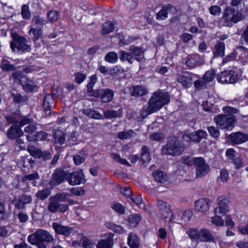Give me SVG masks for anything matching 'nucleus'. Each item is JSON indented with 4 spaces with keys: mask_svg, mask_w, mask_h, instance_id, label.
Here are the masks:
<instances>
[{
    "mask_svg": "<svg viewBox=\"0 0 248 248\" xmlns=\"http://www.w3.org/2000/svg\"><path fill=\"white\" fill-rule=\"evenodd\" d=\"M113 240L110 239H102L99 241L97 245V248H111L113 245Z\"/></svg>",
    "mask_w": 248,
    "mask_h": 248,
    "instance_id": "obj_38",
    "label": "nucleus"
},
{
    "mask_svg": "<svg viewBox=\"0 0 248 248\" xmlns=\"http://www.w3.org/2000/svg\"><path fill=\"white\" fill-rule=\"evenodd\" d=\"M87 156V153L86 151L82 150L79 154H77L73 155V158L74 163L76 165H80L82 164L85 160L86 157Z\"/></svg>",
    "mask_w": 248,
    "mask_h": 248,
    "instance_id": "obj_27",
    "label": "nucleus"
},
{
    "mask_svg": "<svg viewBox=\"0 0 248 248\" xmlns=\"http://www.w3.org/2000/svg\"><path fill=\"white\" fill-rule=\"evenodd\" d=\"M177 80L179 83L182 84L184 87L187 88L190 86L192 83L191 77L187 74L179 75Z\"/></svg>",
    "mask_w": 248,
    "mask_h": 248,
    "instance_id": "obj_24",
    "label": "nucleus"
},
{
    "mask_svg": "<svg viewBox=\"0 0 248 248\" xmlns=\"http://www.w3.org/2000/svg\"><path fill=\"white\" fill-rule=\"evenodd\" d=\"M0 67L3 71L6 72L14 71L15 69L14 65L10 63L9 62L5 60L2 61Z\"/></svg>",
    "mask_w": 248,
    "mask_h": 248,
    "instance_id": "obj_42",
    "label": "nucleus"
},
{
    "mask_svg": "<svg viewBox=\"0 0 248 248\" xmlns=\"http://www.w3.org/2000/svg\"><path fill=\"white\" fill-rule=\"evenodd\" d=\"M243 19L241 13H236L235 9L231 6H228L224 11L221 21L225 26L231 27L233 23H235Z\"/></svg>",
    "mask_w": 248,
    "mask_h": 248,
    "instance_id": "obj_4",
    "label": "nucleus"
},
{
    "mask_svg": "<svg viewBox=\"0 0 248 248\" xmlns=\"http://www.w3.org/2000/svg\"><path fill=\"white\" fill-rule=\"evenodd\" d=\"M52 226L56 234L62 235L65 237L69 236L74 232L73 228L68 226H64L58 222H53Z\"/></svg>",
    "mask_w": 248,
    "mask_h": 248,
    "instance_id": "obj_10",
    "label": "nucleus"
},
{
    "mask_svg": "<svg viewBox=\"0 0 248 248\" xmlns=\"http://www.w3.org/2000/svg\"><path fill=\"white\" fill-rule=\"evenodd\" d=\"M155 180L160 183H164L166 181L167 176L163 171H155L153 173Z\"/></svg>",
    "mask_w": 248,
    "mask_h": 248,
    "instance_id": "obj_39",
    "label": "nucleus"
},
{
    "mask_svg": "<svg viewBox=\"0 0 248 248\" xmlns=\"http://www.w3.org/2000/svg\"><path fill=\"white\" fill-rule=\"evenodd\" d=\"M106 226L116 233L123 234L125 232V230L121 226L117 225L111 222H106Z\"/></svg>",
    "mask_w": 248,
    "mask_h": 248,
    "instance_id": "obj_31",
    "label": "nucleus"
},
{
    "mask_svg": "<svg viewBox=\"0 0 248 248\" xmlns=\"http://www.w3.org/2000/svg\"><path fill=\"white\" fill-rule=\"evenodd\" d=\"M70 192L76 196H82L85 193L84 190L81 187H74L70 189Z\"/></svg>",
    "mask_w": 248,
    "mask_h": 248,
    "instance_id": "obj_64",
    "label": "nucleus"
},
{
    "mask_svg": "<svg viewBox=\"0 0 248 248\" xmlns=\"http://www.w3.org/2000/svg\"><path fill=\"white\" fill-rule=\"evenodd\" d=\"M185 147L183 142L175 138L170 139L162 149L163 155L175 156L180 155L184 151Z\"/></svg>",
    "mask_w": 248,
    "mask_h": 248,
    "instance_id": "obj_2",
    "label": "nucleus"
},
{
    "mask_svg": "<svg viewBox=\"0 0 248 248\" xmlns=\"http://www.w3.org/2000/svg\"><path fill=\"white\" fill-rule=\"evenodd\" d=\"M120 60L122 61H127L130 64L133 63L134 58L132 55L131 52L121 50L119 53Z\"/></svg>",
    "mask_w": 248,
    "mask_h": 248,
    "instance_id": "obj_30",
    "label": "nucleus"
},
{
    "mask_svg": "<svg viewBox=\"0 0 248 248\" xmlns=\"http://www.w3.org/2000/svg\"><path fill=\"white\" fill-rule=\"evenodd\" d=\"M59 202L54 200L50 202L48 206V210L51 213H56L59 210Z\"/></svg>",
    "mask_w": 248,
    "mask_h": 248,
    "instance_id": "obj_56",
    "label": "nucleus"
},
{
    "mask_svg": "<svg viewBox=\"0 0 248 248\" xmlns=\"http://www.w3.org/2000/svg\"><path fill=\"white\" fill-rule=\"evenodd\" d=\"M211 222L216 226H222L224 225V220L218 216H215L211 217Z\"/></svg>",
    "mask_w": 248,
    "mask_h": 248,
    "instance_id": "obj_58",
    "label": "nucleus"
},
{
    "mask_svg": "<svg viewBox=\"0 0 248 248\" xmlns=\"http://www.w3.org/2000/svg\"><path fill=\"white\" fill-rule=\"evenodd\" d=\"M18 201L22 205L28 204L31 202L32 198L31 196L22 194L19 197Z\"/></svg>",
    "mask_w": 248,
    "mask_h": 248,
    "instance_id": "obj_53",
    "label": "nucleus"
},
{
    "mask_svg": "<svg viewBox=\"0 0 248 248\" xmlns=\"http://www.w3.org/2000/svg\"><path fill=\"white\" fill-rule=\"evenodd\" d=\"M176 12V8L170 4L164 7L156 14V19L158 20H164L168 17L169 13H174Z\"/></svg>",
    "mask_w": 248,
    "mask_h": 248,
    "instance_id": "obj_14",
    "label": "nucleus"
},
{
    "mask_svg": "<svg viewBox=\"0 0 248 248\" xmlns=\"http://www.w3.org/2000/svg\"><path fill=\"white\" fill-rule=\"evenodd\" d=\"M170 102V97L167 93L158 91L154 93L149 100V106L157 111Z\"/></svg>",
    "mask_w": 248,
    "mask_h": 248,
    "instance_id": "obj_3",
    "label": "nucleus"
},
{
    "mask_svg": "<svg viewBox=\"0 0 248 248\" xmlns=\"http://www.w3.org/2000/svg\"><path fill=\"white\" fill-rule=\"evenodd\" d=\"M111 157L115 161L120 164L130 166V164L126 159L122 158L120 155L116 153H112L111 154Z\"/></svg>",
    "mask_w": 248,
    "mask_h": 248,
    "instance_id": "obj_47",
    "label": "nucleus"
},
{
    "mask_svg": "<svg viewBox=\"0 0 248 248\" xmlns=\"http://www.w3.org/2000/svg\"><path fill=\"white\" fill-rule=\"evenodd\" d=\"M217 79L221 83H234L238 80V76L234 71H225L217 75Z\"/></svg>",
    "mask_w": 248,
    "mask_h": 248,
    "instance_id": "obj_7",
    "label": "nucleus"
},
{
    "mask_svg": "<svg viewBox=\"0 0 248 248\" xmlns=\"http://www.w3.org/2000/svg\"><path fill=\"white\" fill-rule=\"evenodd\" d=\"M31 22L35 25L41 26L45 25L47 22L43 17H41L39 15L34 16Z\"/></svg>",
    "mask_w": 248,
    "mask_h": 248,
    "instance_id": "obj_50",
    "label": "nucleus"
},
{
    "mask_svg": "<svg viewBox=\"0 0 248 248\" xmlns=\"http://www.w3.org/2000/svg\"><path fill=\"white\" fill-rule=\"evenodd\" d=\"M29 33L33 40H37L41 37L43 31L41 29L31 28L29 30Z\"/></svg>",
    "mask_w": 248,
    "mask_h": 248,
    "instance_id": "obj_34",
    "label": "nucleus"
},
{
    "mask_svg": "<svg viewBox=\"0 0 248 248\" xmlns=\"http://www.w3.org/2000/svg\"><path fill=\"white\" fill-rule=\"evenodd\" d=\"M119 116V112L116 110H107L104 111V116L106 119L115 118Z\"/></svg>",
    "mask_w": 248,
    "mask_h": 248,
    "instance_id": "obj_45",
    "label": "nucleus"
},
{
    "mask_svg": "<svg viewBox=\"0 0 248 248\" xmlns=\"http://www.w3.org/2000/svg\"><path fill=\"white\" fill-rule=\"evenodd\" d=\"M151 157L150 155L149 149L147 146H144L141 150L140 161L142 165H144L148 163L151 160Z\"/></svg>",
    "mask_w": 248,
    "mask_h": 248,
    "instance_id": "obj_23",
    "label": "nucleus"
},
{
    "mask_svg": "<svg viewBox=\"0 0 248 248\" xmlns=\"http://www.w3.org/2000/svg\"><path fill=\"white\" fill-rule=\"evenodd\" d=\"M155 112L156 111L154 110L152 108H151L149 106V104L148 103V106L147 107L144 106L143 107L140 111V115L142 118L144 119L146 118L148 115Z\"/></svg>",
    "mask_w": 248,
    "mask_h": 248,
    "instance_id": "obj_46",
    "label": "nucleus"
},
{
    "mask_svg": "<svg viewBox=\"0 0 248 248\" xmlns=\"http://www.w3.org/2000/svg\"><path fill=\"white\" fill-rule=\"evenodd\" d=\"M204 62L203 59L198 55H193L190 57L186 61L187 66L190 68H194L202 65Z\"/></svg>",
    "mask_w": 248,
    "mask_h": 248,
    "instance_id": "obj_16",
    "label": "nucleus"
},
{
    "mask_svg": "<svg viewBox=\"0 0 248 248\" xmlns=\"http://www.w3.org/2000/svg\"><path fill=\"white\" fill-rule=\"evenodd\" d=\"M20 83L23 89L27 92H31L37 88V86L33 84L31 81L28 80L26 77H22L20 79Z\"/></svg>",
    "mask_w": 248,
    "mask_h": 248,
    "instance_id": "obj_21",
    "label": "nucleus"
},
{
    "mask_svg": "<svg viewBox=\"0 0 248 248\" xmlns=\"http://www.w3.org/2000/svg\"><path fill=\"white\" fill-rule=\"evenodd\" d=\"M208 131L211 136L217 138L219 136V131L217 127L211 126L208 127Z\"/></svg>",
    "mask_w": 248,
    "mask_h": 248,
    "instance_id": "obj_60",
    "label": "nucleus"
},
{
    "mask_svg": "<svg viewBox=\"0 0 248 248\" xmlns=\"http://www.w3.org/2000/svg\"><path fill=\"white\" fill-rule=\"evenodd\" d=\"M229 210V207L226 205H218V207H216L214 210V213L217 214L225 215Z\"/></svg>",
    "mask_w": 248,
    "mask_h": 248,
    "instance_id": "obj_55",
    "label": "nucleus"
},
{
    "mask_svg": "<svg viewBox=\"0 0 248 248\" xmlns=\"http://www.w3.org/2000/svg\"><path fill=\"white\" fill-rule=\"evenodd\" d=\"M225 46L223 42H218L215 46L213 54L215 57H222L224 55Z\"/></svg>",
    "mask_w": 248,
    "mask_h": 248,
    "instance_id": "obj_28",
    "label": "nucleus"
},
{
    "mask_svg": "<svg viewBox=\"0 0 248 248\" xmlns=\"http://www.w3.org/2000/svg\"><path fill=\"white\" fill-rule=\"evenodd\" d=\"M209 11L211 15L217 16L221 13V9L217 5H213L209 7Z\"/></svg>",
    "mask_w": 248,
    "mask_h": 248,
    "instance_id": "obj_57",
    "label": "nucleus"
},
{
    "mask_svg": "<svg viewBox=\"0 0 248 248\" xmlns=\"http://www.w3.org/2000/svg\"><path fill=\"white\" fill-rule=\"evenodd\" d=\"M118 59L117 54L113 51L107 53L105 57L106 61L111 63H115L118 61Z\"/></svg>",
    "mask_w": 248,
    "mask_h": 248,
    "instance_id": "obj_41",
    "label": "nucleus"
},
{
    "mask_svg": "<svg viewBox=\"0 0 248 248\" xmlns=\"http://www.w3.org/2000/svg\"><path fill=\"white\" fill-rule=\"evenodd\" d=\"M55 105L53 97L49 94H46L44 98L43 108L44 111L48 115L50 114L51 108Z\"/></svg>",
    "mask_w": 248,
    "mask_h": 248,
    "instance_id": "obj_17",
    "label": "nucleus"
},
{
    "mask_svg": "<svg viewBox=\"0 0 248 248\" xmlns=\"http://www.w3.org/2000/svg\"><path fill=\"white\" fill-rule=\"evenodd\" d=\"M39 178V175L37 172L25 175L22 179L23 182H26L28 181H32L37 180Z\"/></svg>",
    "mask_w": 248,
    "mask_h": 248,
    "instance_id": "obj_54",
    "label": "nucleus"
},
{
    "mask_svg": "<svg viewBox=\"0 0 248 248\" xmlns=\"http://www.w3.org/2000/svg\"><path fill=\"white\" fill-rule=\"evenodd\" d=\"M157 206L159 210L161 217L166 222H170L173 218V214L169 205L162 201H158Z\"/></svg>",
    "mask_w": 248,
    "mask_h": 248,
    "instance_id": "obj_6",
    "label": "nucleus"
},
{
    "mask_svg": "<svg viewBox=\"0 0 248 248\" xmlns=\"http://www.w3.org/2000/svg\"><path fill=\"white\" fill-rule=\"evenodd\" d=\"M13 39L15 42L11 43L12 49L16 48L22 52H29L31 50V47L26 44V40L24 37L15 34L13 35Z\"/></svg>",
    "mask_w": 248,
    "mask_h": 248,
    "instance_id": "obj_8",
    "label": "nucleus"
},
{
    "mask_svg": "<svg viewBox=\"0 0 248 248\" xmlns=\"http://www.w3.org/2000/svg\"><path fill=\"white\" fill-rule=\"evenodd\" d=\"M207 83L205 80H197L194 81V87L198 89H202L206 87Z\"/></svg>",
    "mask_w": 248,
    "mask_h": 248,
    "instance_id": "obj_62",
    "label": "nucleus"
},
{
    "mask_svg": "<svg viewBox=\"0 0 248 248\" xmlns=\"http://www.w3.org/2000/svg\"><path fill=\"white\" fill-rule=\"evenodd\" d=\"M23 135V131L15 124L12 125L7 132V136L10 139L20 137Z\"/></svg>",
    "mask_w": 248,
    "mask_h": 248,
    "instance_id": "obj_20",
    "label": "nucleus"
},
{
    "mask_svg": "<svg viewBox=\"0 0 248 248\" xmlns=\"http://www.w3.org/2000/svg\"><path fill=\"white\" fill-rule=\"evenodd\" d=\"M66 180L71 186L79 185L85 183L86 181L85 176L81 169L67 174Z\"/></svg>",
    "mask_w": 248,
    "mask_h": 248,
    "instance_id": "obj_5",
    "label": "nucleus"
},
{
    "mask_svg": "<svg viewBox=\"0 0 248 248\" xmlns=\"http://www.w3.org/2000/svg\"><path fill=\"white\" fill-rule=\"evenodd\" d=\"M66 173L62 170H57L52 174V178L50 183L51 185L57 186L62 183L66 179Z\"/></svg>",
    "mask_w": 248,
    "mask_h": 248,
    "instance_id": "obj_12",
    "label": "nucleus"
},
{
    "mask_svg": "<svg viewBox=\"0 0 248 248\" xmlns=\"http://www.w3.org/2000/svg\"><path fill=\"white\" fill-rule=\"evenodd\" d=\"M224 112L228 113V114L219 115L215 117V121L217 124L221 129H231L234 126L236 121L235 117L232 114L237 112V109L231 107H224L223 108Z\"/></svg>",
    "mask_w": 248,
    "mask_h": 248,
    "instance_id": "obj_1",
    "label": "nucleus"
},
{
    "mask_svg": "<svg viewBox=\"0 0 248 248\" xmlns=\"http://www.w3.org/2000/svg\"><path fill=\"white\" fill-rule=\"evenodd\" d=\"M28 151L31 156L36 158L47 160L51 157V155L49 152L46 151H42L33 146H29Z\"/></svg>",
    "mask_w": 248,
    "mask_h": 248,
    "instance_id": "obj_9",
    "label": "nucleus"
},
{
    "mask_svg": "<svg viewBox=\"0 0 248 248\" xmlns=\"http://www.w3.org/2000/svg\"><path fill=\"white\" fill-rule=\"evenodd\" d=\"M114 24L110 21L105 22L102 26L101 34H107L112 32L114 30Z\"/></svg>",
    "mask_w": 248,
    "mask_h": 248,
    "instance_id": "obj_36",
    "label": "nucleus"
},
{
    "mask_svg": "<svg viewBox=\"0 0 248 248\" xmlns=\"http://www.w3.org/2000/svg\"><path fill=\"white\" fill-rule=\"evenodd\" d=\"M150 138L156 141H160L164 139V135L161 133L156 132L151 134Z\"/></svg>",
    "mask_w": 248,
    "mask_h": 248,
    "instance_id": "obj_61",
    "label": "nucleus"
},
{
    "mask_svg": "<svg viewBox=\"0 0 248 248\" xmlns=\"http://www.w3.org/2000/svg\"><path fill=\"white\" fill-rule=\"evenodd\" d=\"M214 240V238L206 229H202L200 231L199 241L202 242H212Z\"/></svg>",
    "mask_w": 248,
    "mask_h": 248,
    "instance_id": "obj_25",
    "label": "nucleus"
},
{
    "mask_svg": "<svg viewBox=\"0 0 248 248\" xmlns=\"http://www.w3.org/2000/svg\"><path fill=\"white\" fill-rule=\"evenodd\" d=\"M141 219L140 216L138 214L130 215L128 218L129 226L131 227H136Z\"/></svg>",
    "mask_w": 248,
    "mask_h": 248,
    "instance_id": "obj_35",
    "label": "nucleus"
},
{
    "mask_svg": "<svg viewBox=\"0 0 248 248\" xmlns=\"http://www.w3.org/2000/svg\"><path fill=\"white\" fill-rule=\"evenodd\" d=\"M70 194L67 193H61L56 194L54 196V200L58 202H63L70 197Z\"/></svg>",
    "mask_w": 248,
    "mask_h": 248,
    "instance_id": "obj_49",
    "label": "nucleus"
},
{
    "mask_svg": "<svg viewBox=\"0 0 248 248\" xmlns=\"http://www.w3.org/2000/svg\"><path fill=\"white\" fill-rule=\"evenodd\" d=\"M216 72L215 71L211 69L207 71L202 77V79L205 80L206 82L208 83L210 82L213 81L215 78Z\"/></svg>",
    "mask_w": 248,
    "mask_h": 248,
    "instance_id": "obj_40",
    "label": "nucleus"
},
{
    "mask_svg": "<svg viewBox=\"0 0 248 248\" xmlns=\"http://www.w3.org/2000/svg\"><path fill=\"white\" fill-rule=\"evenodd\" d=\"M127 243L131 248H138L140 245L138 236L134 233H130L127 238Z\"/></svg>",
    "mask_w": 248,
    "mask_h": 248,
    "instance_id": "obj_29",
    "label": "nucleus"
},
{
    "mask_svg": "<svg viewBox=\"0 0 248 248\" xmlns=\"http://www.w3.org/2000/svg\"><path fill=\"white\" fill-rule=\"evenodd\" d=\"M37 236L40 242L50 243L53 241L52 235L47 231L43 230H39L37 231Z\"/></svg>",
    "mask_w": 248,
    "mask_h": 248,
    "instance_id": "obj_18",
    "label": "nucleus"
},
{
    "mask_svg": "<svg viewBox=\"0 0 248 248\" xmlns=\"http://www.w3.org/2000/svg\"><path fill=\"white\" fill-rule=\"evenodd\" d=\"M129 50L131 52L134 60L139 62H140L144 59V51L142 48L135 46H131L129 48Z\"/></svg>",
    "mask_w": 248,
    "mask_h": 248,
    "instance_id": "obj_15",
    "label": "nucleus"
},
{
    "mask_svg": "<svg viewBox=\"0 0 248 248\" xmlns=\"http://www.w3.org/2000/svg\"><path fill=\"white\" fill-rule=\"evenodd\" d=\"M207 135V133L205 131L199 130L193 133L185 134L183 136V139L187 141L199 142L202 139L205 138Z\"/></svg>",
    "mask_w": 248,
    "mask_h": 248,
    "instance_id": "obj_11",
    "label": "nucleus"
},
{
    "mask_svg": "<svg viewBox=\"0 0 248 248\" xmlns=\"http://www.w3.org/2000/svg\"><path fill=\"white\" fill-rule=\"evenodd\" d=\"M147 90L142 86H134L131 89V94L133 96H142L147 93Z\"/></svg>",
    "mask_w": 248,
    "mask_h": 248,
    "instance_id": "obj_26",
    "label": "nucleus"
},
{
    "mask_svg": "<svg viewBox=\"0 0 248 248\" xmlns=\"http://www.w3.org/2000/svg\"><path fill=\"white\" fill-rule=\"evenodd\" d=\"M209 170L210 167L208 164L199 167V168L196 170V176L197 177H202L206 175L209 172Z\"/></svg>",
    "mask_w": 248,
    "mask_h": 248,
    "instance_id": "obj_37",
    "label": "nucleus"
},
{
    "mask_svg": "<svg viewBox=\"0 0 248 248\" xmlns=\"http://www.w3.org/2000/svg\"><path fill=\"white\" fill-rule=\"evenodd\" d=\"M28 241L32 245H37L39 240L37 236V232L34 234L30 235L28 237Z\"/></svg>",
    "mask_w": 248,
    "mask_h": 248,
    "instance_id": "obj_63",
    "label": "nucleus"
},
{
    "mask_svg": "<svg viewBox=\"0 0 248 248\" xmlns=\"http://www.w3.org/2000/svg\"><path fill=\"white\" fill-rule=\"evenodd\" d=\"M47 19L50 22L54 23L58 20L60 15L57 12L51 11L47 14Z\"/></svg>",
    "mask_w": 248,
    "mask_h": 248,
    "instance_id": "obj_48",
    "label": "nucleus"
},
{
    "mask_svg": "<svg viewBox=\"0 0 248 248\" xmlns=\"http://www.w3.org/2000/svg\"><path fill=\"white\" fill-rule=\"evenodd\" d=\"M206 164L203 158L202 157H194L193 165H195L196 169H198L199 167H202Z\"/></svg>",
    "mask_w": 248,
    "mask_h": 248,
    "instance_id": "obj_59",
    "label": "nucleus"
},
{
    "mask_svg": "<svg viewBox=\"0 0 248 248\" xmlns=\"http://www.w3.org/2000/svg\"><path fill=\"white\" fill-rule=\"evenodd\" d=\"M134 134L135 132L133 130H130L127 131H122L119 132L117 135V137L121 140H126L133 137Z\"/></svg>",
    "mask_w": 248,
    "mask_h": 248,
    "instance_id": "obj_44",
    "label": "nucleus"
},
{
    "mask_svg": "<svg viewBox=\"0 0 248 248\" xmlns=\"http://www.w3.org/2000/svg\"><path fill=\"white\" fill-rule=\"evenodd\" d=\"M48 134L44 131L37 132L35 136L31 137L29 135L27 136V139L29 141H32L34 140H45L47 138Z\"/></svg>",
    "mask_w": 248,
    "mask_h": 248,
    "instance_id": "obj_32",
    "label": "nucleus"
},
{
    "mask_svg": "<svg viewBox=\"0 0 248 248\" xmlns=\"http://www.w3.org/2000/svg\"><path fill=\"white\" fill-rule=\"evenodd\" d=\"M53 137L55 139V142L60 144H62L64 143L65 138L64 133L60 130H57L53 134Z\"/></svg>",
    "mask_w": 248,
    "mask_h": 248,
    "instance_id": "obj_33",
    "label": "nucleus"
},
{
    "mask_svg": "<svg viewBox=\"0 0 248 248\" xmlns=\"http://www.w3.org/2000/svg\"><path fill=\"white\" fill-rule=\"evenodd\" d=\"M200 231L198 229H190L188 231V235L191 239L199 241Z\"/></svg>",
    "mask_w": 248,
    "mask_h": 248,
    "instance_id": "obj_52",
    "label": "nucleus"
},
{
    "mask_svg": "<svg viewBox=\"0 0 248 248\" xmlns=\"http://www.w3.org/2000/svg\"><path fill=\"white\" fill-rule=\"evenodd\" d=\"M195 209L199 212H206L209 209V200L207 199H201L195 202Z\"/></svg>",
    "mask_w": 248,
    "mask_h": 248,
    "instance_id": "obj_19",
    "label": "nucleus"
},
{
    "mask_svg": "<svg viewBox=\"0 0 248 248\" xmlns=\"http://www.w3.org/2000/svg\"><path fill=\"white\" fill-rule=\"evenodd\" d=\"M21 16L23 19L29 20L31 17L29 7L27 4H24L21 7Z\"/></svg>",
    "mask_w": 248,
    "mask_h": 248,
    "instance_id": "obj_43",
    "label": "nucleus"
},
{
    "mask_svg": "<svg viewBox=\"0 0 248 248\" xmlns=\"http://www.w3.org/2000/svg\"><path fill=\"white\" fill-rule=\"evenodd\" d=\"M229 137L232 142L235 144H239L248 140V135L241 132L232 133Z\"/></svg>",
    "mask_w": 248,
    "mask_h": 248,
    "instance_id": "obj_13",
    "label": "nucleus"
},
{
    "mask_svg": "<svg viewBox=\"0 0 248 248\" xmlns=\"http://www.w3.org/2000/svg\"><path fill=\"white\" fill-rule=\"evenodd\" d=\"M101 100L104 103L110 102L114 96V92L110 89H101Z\"/></svg>",
    "mask_w": 248,
    "mask_h": 248,
    "instance_id": "obj_22",
    "label": "nucleus"
},
{
    "mask_svg": "<svg viewBox=\"0 0 248 248\" xmlns=\"http://www.w3.org/2000/svg\"><path fill=\"white\" fill-rule=\"evenodd\" d=\"M50 194L49 190L48 189H45L38 191L36 193V196L37 198L43 200L47 198Z\"/></svg>",
    "mask_w": 248,
    "mask_h": 248,
    "instance_id": "obj_51",
    "label": "nucleus"
}]
</instances>
